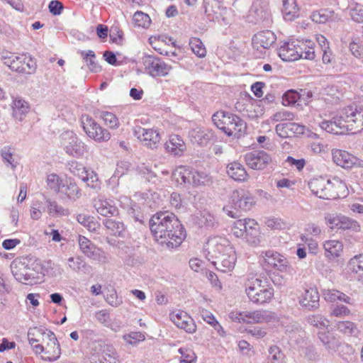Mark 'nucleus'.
Instances as JSON below:
<instances>
[{"label": "nucleus", "instance_id": "nucleus-1", "mask_svg": "<svg viewBox=\"0 0 363 363\" xmlns=\"http://www.w3.org/2000/svg\"><path fill=\"white\" fill-rule=\"evenodd\" d=\"M150 229L155 240L168 247H177L182 242L186 233L176 216L169 211L159 212L150 220Z\"/></svg>", "mask_w": 363, "mask_h": 363}, {"label": "nucleus", "instance_id": "nucleus-2", "mask_svg": "<svg viewBox=\"0 0 363 363\" xmlns=\"http://www.w3.org/2000/svg\"><path fill=\"white\" fill-rule=\"evenodd\" d=\"M308 185L313 194L322 199L344 198L348 194L346 184L337 178H314Z\"/></svg>", "mask_w": 363, "mask_h": 363}, {"label": "nucleus", "instance_id": "nucleus-3", "mask_svg": "<svg viewBox=\"0 0 363 363\" xmlns=\"http://www.w3.org/2000/svg\"><path fill=\"white\" fill-rule=\"evenodd\" d=\"M212 121L218 128L228 136L240 137L246 130L247 124L239 116L223 111L215 113Z\"/></svg>", "mask_w": 363, "mask_h": 363}, {"label": "nucleus", "instance_id": "nucleus-4", "mask_svg": "<svg viewBox=\"0 0 363 363\" xmlns=\"http://www.w3.org/2000/svg\"><path fill=\"white\" fill-rule=\"evenodd\" d=\"M244 287L249 301L255 304L262 305L273 298L274 289L259 278L248 277Z\"/></svg>", "mask_w": 363, "mask_h": 363}, {"label": "nucleus", "instance_id": "nucleus-5", "mask_svg": "<svg viewBox=\"0 0 363 363\" xmlns=\"http://www.w3.org/2000/svg\"><path fill=\"white\" fill-rule=\"evenodd\" d=\"M340 121L344 125L346 132L357 133L363 130V107L348 106L338 113Z\"/></svg>", "mask_w": 363, "mask_h": 363}, {"label": "nucleus", "instance_id": "nucleus-6", "mask_svg": "<svg viewBox=\"0 0 363 363\" xmlns=\"http://www.w3.org/2000/svg\"><path fill=\"white\" fill-rule=\"evenodd\" d=\"M173 179L179 184L206 185L210 177L204 172H200L185 167H179L172 174Z\"/></svg>", "mask_w": 363, "mask_h": 363}, {"label": "nucleus", "instance_id": "nucleus-7", "mask_svg": "<svg viewBox=\"0 0 363 363\" xmlns=\"http://www.w3.org/2000/svg\"><path fill=\"white\" fill-rule=\"evenodd\" d=\"M234 247L230 240L222 236L210 237L203 245V255L211 262L214 261L219 255L228 252V250Z\"/></svg>", "mask_w": 363, "mask_h": 363}, {"label": "nucleus", "instance_id": "nucleus-8", "mask_svg": "<svg viewBox=\"0 0 363 363\" xmlns=\"http://www.w3.org/2000/svg\"><path fill=\"white\" fill-rule=\"evenodd\" d=\"M61 146L65 152L74 157H81L87 152V146L73 131L67 130L60 135Z\"/></svg>", "mask_w": 363, "mask_h": 363}, {"label": "nucleus", "instance_id": "nucleus-9", "mask_svg": "<svg viewBox=\"0 0 363 363\" xmlns=\"http://www.w3.org/2000/svg\"><path fill=\"white\" fill-rule=\"evenodd\" d=\"M81 123L87 136L96 142H105L111 138L109 131L103 128L91 116L83 115L81 118Z\"/></svg>", "mask_w": 363, "mask_h": 363}, {"label": "nucleus", "instance_id": "nucleus-10", "mask_svg": "<svg viewBox=\"0 0 363 363\" xmlns=\"http://www.w3.org/2000/svg\"><path fill=\"white\" fill-rule=\"evenodd\" d=\"M261 257V264L266 270L274 269L280 272H286L289 267L286 258L274 250L262 252Z\"/></svg>", "mask_w": 363, "mask_h": 363}, {"label": "nucleus", "instance_id": "nucleus-11", "mask_svg": "<svg viewBox=\"0 0 363 363\" xmlns=\"http://www.w3.org/2000/svg\"><path fill=\"white\" fill-rule=\"evenodd\" d=\"M80 251L87 257L101 264H106L108 258L106 252L96 247L90 240L84 236H78Z\"/></svg>", "mask_w": 363, "mask_h": 363}, {"label": "nucleus", "instance_id": "nucleus-12", "mask_svg": "<svg viewBox=\"0 0 363 363\" xmlns=\"http://www.w3.org/2000/svg\"><path fill=\"white\" fill-rule=\"evenodd\" d=\"M93 356L101 355L104 363H120V356L113 345L106 344L102 340L93 342L90 345Z\"/></svg>", "mask_w": 363, "mask_h": 363}, {"label": "nucleus", "instance_id": "nucleus-13", "mask_svg": "<svg viewBox=\"0 0 363 363\" xmlns=\"http://www.w3.org/2000/svg\"><path fill=\"white\" fill-rule=\"evenodd\" d=\"M145 71L152 77H165L172 69V66L160 57L147 55L143 59Z\"/></svg>", "mask_w": 363, "mask_h": 363}, {"label": "nucleus", "instance_id": "nucleus-14", "mask_svg": "<svg viewBox=\"0 0 363 363\" xmlns=\"http://www.w3.org/2000/svg\"><path fill=\"white\" fill-rule=\"evenodd\" d=\"M229 316L233 320L243 323L267 322L271 318L269 312L259 310L254 311H232Z\"/></svg>", "mask_w": 363, "mask_h": 363}, {"label": "nucleus", "instance_id": "nucleus-15", "mask_svg": "<svg viewBox=\"0 0 363 363\" xmlns=\"http://www.w3.org/2000/svg\"><path fill=\"white\" fill-rule=\"evenodd\" d=\"M230 203L235 209L243 211H250L255 204V197L243 189L235 190L230 196Z\"/></svg>", "mask_w": 363, "mask_h": 363}, {"label": "nucleus", "instance_id": "nucleus-16", "mask_svg": "<svg viewBox=\"0 0 363 363\" xmlns=\"http://www.w3.org/2000/svg\"><path fill=\"white\" fill-rule=\"evenodd\" d=\"M244 157L246 164L255 170L264 169L272 162L271 156L263 150L249 152Z\"/></svg>", "mask_w": 363, "mask_h": 363}, {"label": "nucleus", "instance_id": "nucleus-17", "mask_svg": "<svg viewBox=\"0 0 363 363\" xmlns=\"http://www.w3.org/2000/svg\"><path fill=\"white\" fill-rule=\"evenodd\" d=\"M327 223L332 229L352 230L354 232L360 230L359 224L354 220L342 215H328Z\"/></svg>", "mask_w": 363, "mask_h": 363}, {"label": "nucleus", "instance_id": "nucleus-18", "mask_svg": "<svg viewBox=\"0 0 363 363\" xmlns=\"http://www.w3.org/2000/svg\"><path fill=\"white\" fill-rule=\"evenodd\" d=\"M45 338L46 345H45L44 354L45 357H42V359L50 362H55L60 358L61 354L60 344L55 333L51 330H48Z\"/></svg>", "mask_w": 363, "mask_h": 363}, {"label": "nucleus", "instance_id": "nucleus-19", "mask_svg": "<svg viewBox=\"0 0 363 363\" xmlns=\"http://www.w3.org/2000/svg\"><path fill=\"white\" fill-rule=\"evenodd\" d=\"M11 269L16 279L25 284H32L35 279L33 270L28 264L21 261H13Z\"/></svg>", "mask_w": 363, "mask_h": 363}, {"label": "nucleus", "instance_id": "nucleus-20", "mask_svg": "<svg viewBox=\"0 0 363 363\" xmlns=\"http://www.w3.org/2000/svg\"><path fill=\"white\" fill-rule=\"evenodd\" d=\"M134 135L137 137L144 145L155 149L157 147L160 141V135L157 130L153 129H146L142 127H138L134 130Z\"/></svg>", "mask_w": 363, "mask_h": 363}, {"label": "nucleus", "instance_id": "nucleus-21", "mask_svg": "<svg viewBox=\"0 0 363 363\" xmlns=\"http://www.w3.org/2000/svg\"><path fill=\"white\" fill-rule=\"evenodd\" d=\"M236 261L237 255L235 248H233L230 250H228V252L219 255V257L212 261L211 263L218 271L227 273L233 271L235 266Z\"/></svg>", "mask_w": 363, "mask_h": 363}, {"label": "nucleus", "instance_id": "nucleus-22", "mask_svg": "<svg viewBox=\"0 0 363 363\" xmlns=\"http://www.w3.org/2000/svg\"><path fill=\"white\" fill-rule=\"evenodd\" d=\"M36 69V62L33 58L26 54L16 55L11 70L26 74H32Z\"/></svg>", "mask_w": 363, "mask_h": 363}, {"label": "nucleus", "instance_id": "nucleus-23", "mask_svg": "<svg viewBox=\"0 0 363 363\" xmlns=\"http://www.w3.org/2000/svg\"><path fill=\"white\" fill-rule=\"evenodd\" d=\"M277 37L271 30H263L256 33L252 40V46L257 50L269 49L276 41Z\"/></svg>", "mask_w": 363, "mask_h": 363}, {"label": "nucleus", "instance_id": "nucleus-24", "mask_svg": "<svg viewBox=\"0 0 363 363\" xmlns=\"http://www.w3.org/2000/svg\"><path fill=\"white\" fill-rule=\"evenodd\" d=\"M172 321L179 328L184 330L186 333H194L196 330V325L194 320L184 311L172 313L171 315Z\"/></svg>", "mask_w": 363, "mask_h": 363}, {"label": "nucleus", "instance_id": "nucleus-25", "mask_svg": "<svg viewBox=\"0 0 363 363\" xmlns=\"http://www.w3.org/2000/svg\"><path fill=\"white\" fill-rule=\"evenodd\" d=\"M275 130L279 137L286 138L303 134L306 126L296 123H283L277 125Z\"/></svg>", "mask_w": 363, "mask_h": 363}, {"label": "nucleus", "instance_id": "nucleus-26", "mask_svg": "<svg viewBox=\"0 0 363 363\" xmlns=\"http://www.w3.org/2000/svg\"><path fill=\"white\" fill-rule=\"evenodd\" d=\"M94 206L98 213L105 217L114 216L118 213L114 202L101 196L94 200Z\"/></svg>", "mask_w": 363, "mask_h": 363}, {"label": "nucleus", "instance_id": "nucleus-27", "mask_svg": "<svg viewBox=\"0 0 363 363\" xmlns=\"http://www.w3.org/2000/svg\"><path fill=\"white\" fill-rule=\"evenodd\" d=\"M299 303L307 310L318 308L319 306V294L316 288L306 289L299 297Z\"/></svg>", "mask_w": 363, "mask_h": 363}, {"label": "nucleus", "instance_id": "nucleus-28", "mask_svg": "<svg viewBox=\"0 0 363 363\" xmlns=\"http://www.w3.org/2000/svg\"><path fill=\"white\" fill-rule=\"evenodd\" d=\"M332 155L334 162L342 168H351L358 162V159L355 156L345 150H334Z\"/></svg>", "mask_w": 363, "mask_h": 363}, {"label": "nucleus", "instance_id": "nucleus-29", "mask_svg": "<svg viewBox=\"0 0 363 363\" xmlns=\"http://www.w3.org/2000/svg\"><path fill=\"white\" fill-rule=\"evenodd\" d=\"M164 147L169 154L174 156H181L186 150V144L182 137L178 135H172L165 143Z\"/></svg>", "mask_w": 363, "mask_h": 363}, {"label": "nucleus", "instance_id": "nucleus-30", "mask_svg": "<svg viewBox=\"0 0 363 363\" xmlns=\"http://www.w3.org/2000/svg\"><path fill=\"white\" fill-rule=\"evenodd\" d=\"M213 133L211 130L196 128L189 132L191 141L200 146L207 145L213 138Z\"/></svg>", "mask_w": 363, "mask_h": 363}, {"label": "nucleus", "instance_id": "nucleus-31", "mask_svg": "<svg viewBox=\"0 0 363 363\" xmlns=\"http://www.w3.org/2000/svg\"><path fill=\"white\" fill-rule=\"evenodd\" d=\"M228 175L237 182H245L248 179V174L244 166L238 162L229 163L226 167Z\"/></svg>", "mask_w": 363, "mask_h": 363}, {"label": "nucleus", "instance_id": "nucleus-32", "mask_svg": "<svg viewBox=\"0 0 363 363\" xmlns=\"http://www.w3.org/2000/svg\"><path fill=\"white\" fill-rule=\"evenodd\" d=\"M278 54L283 61H296L300 59V55L295 50V41L285 42L278 50Z\"/></svg>", "mask_w": 363, "mask_h": 363}, {"label": "nucleus", "instance_id": "nucleus-33", "mask_svg": "<svg viewBox=\"0 0 363 363\" xmlns=\"http://www.w3.org/2000/svg\"><path fill=\"white\" fill-rule=\"evenodd\" d=\"M243 238L251 246H258L261 242L259 228L255 220L250 221L248 228Z\"/></svg>", "mask_w": 363, "mask_h": 363}, {"label": "nucleus", "instance_id": "nucleus-34", "mask_svg": "<svg viewBox=\"0 0 363 363\" xmlns=\"http://www.w3.org/2000/svg\"><path fill=\"white\" fill-rule=\"evenodd\" d=\"M340 116L337 114L333 117L330 121H323L319 123V126L322 130L328 133L335 135H340L346 133L344 125L340 120Z\"/></svg>", "mask_w": 363, "mask_h": 363}, {"label": "nucleus", "instance_id": "nucleus-35", "mask_svg": "<svg viewBox=\"0 0 363 363\" xmlns=\"http://www.w3.org/2000/svg\"><path fill=\"white\" fill-rule=\"evenodd\" d=\"M13 116L16 120L22 121L30 111V105L21 98H15L12 102Z\"/></svg>", "mask_w": 363, "mask_h": 363}, {"label": "nucleus", "instance_id": "nucleus-36", "mask_svg": "<svg viewBox=\"0 0 363 363\" xmlns=\"http://www.w3.org/2000/svg\"><path fill=\"white\" fill-rule=\"evenodd\" d=\"M323 247L325 251V257L329 259L340 257L343 250L342 243L335 240L325 241Z\"/></svg>", "mask_w": 363, "mask_h": 363}, {"label": "nucleus", "instance_id": "nucleus-37", "mask_svg": "<svg viewBox=\"0 0 363 363\" xmlns=\"http://www.w3.org/2000/svg\"><path fill=\"white\" fill-rule=\"evenodd\" d=\"M286 335L291 344L298 345L304 342L305 332L296 324L286 327Z\"/></svg>", "mask_w": 363, "mask_h": 363}, {"label": "nucleus", "instance_id": "nucleus-38", "mask_svg": "<svg viewBox=\"0 0 363 363\" xmlns=\"http://www.w3.org/2000/svg\"><path fill=\"white\" fill-rule=\"evenodd\" d=\"M312 21L317 23H325L330 21H338L340 18L333 11L322 9L313 12Z\"/></svg>", "mask_w": 363, "mask_h": 363}, {"label": "nucleus", "instance_id": "nucleus-39", "mask_svg": "<svg viewBox=\"0 0 363 363\" xmlns=\"http://www.w3.org/2000/svg\"><path fill=\"white\" fill-rule=\"evenodd\" d=\"M60 194L65 196L69 200L76 201L81 196V190L71 179H65Z\"/></svg>", "mask_w": 363, "mask_h": 363}, {"label": "nucleus", "instance_id": "nucleus-40", "mask_svg": "<svg viewBox=\"0 0 363 363\" xmlns=\"http://www.w3.org/2000/svg\"><path fill=\"white\" fill-rule=\"evenodd\" d=\"M282 13L284 19L292 21L298 16L299 9L296 0H282Z\"/></svg>", "mask_w": 363, "mask_h": 363}, {"label": "nucleus", "instance_id": "nucleus-41", "mask_svg": "<svg viewBox=\"0 0 363 363\" xmlns=\"http://www.w3.org/2000/svg\"><path fill=\"white\" fill-rule=\"evenodd\" d=\"M81 55L91 72H99L101 67L96 61V55L93 50L81 51Z\"/></svg>", "mask_w": 363, "mask_h": 363}, {"label": "nucleus", "instance_id": "nucleus-42", "mask_svg": "<svg viewBox=\"0 0 363 363\" xmlns=\"http://www.w3.org/2000/svg\"><path fill=\"white\" fill-rule=\"evenodd\" d=\"M103 223L113 235L124 236L125 226L122 222L113 219H105Z\"/></svg>", "mask_w": 363, "mask_h": 363}, {"label": "nucleus", "instance_id": "nucleus-43", "mask_svg": "<svg viewBox=\"0 0 363 363\" xmlns=\"http://www.w3.org/2000/svg\"><path fill=\"white\" fill-rule=\"evenodd\" d=\"M65 182V179L56 174H50L48 175L46 179L48 187L58 194L60 193L62 188H63Z\"/></svg>", "mask_w": 363, "mask_h": 363}, {"label": "nucleus", "instance_id": "nucleus-44", "mask_svg": "<svg viewBox=\"0 0 363 363\" xmlns=\"http://www.w3.org/2000/svg\"><path fill=\"white\" fill-rule=\"evenodd\" d=\"M306 93V90L301 89L300 92L294 91L293 89L287 91L282 98L283 104L284 106H290L295 103L300 101L301 97H303Z\"/></svg>", "mask_w": 363, "mask_h": 363}, {"label": "nucleus", "instance_id": "nucleus-45", "mask_svg": "<svg viewBox=\"0 0 363 363\" xmlns=\"http://www.w3.org/2000/svg\"><path fill=\"white\" fill-rule=\"evenodd\" d=\"M252 219H240L234 222L233 225L232 227L231 231L232 233L236 238H242L245 236L246 230L248 228L250 221H252Z\"/></svg>", "mask_w": 363, "mask_h": 363}, {"label": "nucleus", "instance_id": "nucleus-46", "mask_svg": "<svg viewBox=\"0 0 363 363\" xmlns=\"http://www.w3.org/2000/svg\"><path fill=\"white\" fill-rule=\"evenodd\" d=\"M82 180L91 189H99L101 188V182L97 174L94 171L86 170Z\"/></svg>", "mask_w": 363, "mask_h": 363}, {"label": "nucleus", "instance_id": "nucleus-47", "mask_svg": "<svg viewBox=\"0 0 363 363\" xmlns=\"http://www.w3.org/2000/svg\"><path fill=\"white\" fill-rule=\"evenodd\" d=\"M308 322L310 325L321 330H327L330 325V322L328 319L320 315H313L308 318Z\"/></svg>", "mask_w": 363, "mask_h": 363}, {"label": "nucleus", "instance_id": "nucleus-48", "mask_svg": "<svg viewBox=\"0 0 363 363\" xmlns=\"http://www.w3.org/2000/svg\"><path fill=\"white\" fill-rule=\"evenodd\" d=\"M48 330L45 329L43 328H38L35 327L33 328H30L28 332V339L29 341V343L31 346H33L34 345L39 342L40 340L35 338V336L41 335L42 340L43 342L45 341V333L48 332Z\"/></svg>", "mask_w": 363, "mask_h": 363}, {"label": "nucleus", "instance_id": "nucleus-49", "mask_svg": "<svg viewBox=\"0 0 363 363\" xmlns=\"http://www.w3.org/2000/svg\"><path fill=\"white\" fill-rule=\"evenodd\" d=\"M100 118L104 121L105 125L111 129L118 128L120 125L118 118L111 112L101 111Z\"/></svg>", "mask_w": 363, "mask_h": 363}, {"label": "nucleus", "instance_id": "nucleus-50", "mask_svg": "<svg viewBox=\"0 0 363 363\" xmlns=\"http://www.w3.org/2000/svg\"><path fill=\"white\" fill-rule=\"evenodd\" d=\"M190 48L192 52L199 57H204L206 55V50L199 38H193L189 42Z\"/></svg>", "mask_w": 363, "mask_h": 363}, {"label": "nucleus", "instance_id": "nucleus-51", "mask_svg": "<svg viewBox=\"0 0 363 363\" xmlns=\"http://www.w3.org/2000/svg\"><path fill=\"white\" fill-rule=\"evenodd\" d=\"M46 203L49 214H55L60 216H67L69 214L68 210L58 205L55 201L48 199Z\"/></svg>", "mask_w": 363, "mask_h": 363}, {"label": "nucleus", "instance_id": "nucleus-52", "mask_svg": "<svg viewBox=\"0 0 363 363\" xmlns=\"http://www.w3.org/2000/svg\"><path fill=\"white\" fill-rule=\"evenodd\" d=\"M127 213L135 222H138L140 224L143 223L144 216L141 212L140 207L137 203H131L130 207L127 209Z\"/></svg>", "mask_w": 363, "mask_h": 363}, {"label": "nucleus", "instance_id": "nucleus-53", "mask_svg": "<svg viewBox=\"0 0 363 363\" xmlns=\"http://www.w3.org/2000/svg\"><path fill=\"white\" fill-rule=\"evenodd\" d=\"M335 328L337 330L347 335H355L357 329L354 323L350 321H339Z\"/></svg>", "mask_w": 363, "mask_h": 363}, {"label": "nucleus", "instance_id": "nucleus-54", "mask_svg": "<svg viewBox=\"0 0 363 363\" xmlns=\"http://www.w3.org/2000/svg\"><path fill=\"white\" fill-rule=\"evenodd\" d=\"M133 20L136 26L143 28L148 27L151 22L150 16L142 11H136L133 16Z\"/></svg>", "mask_w": 363, "mask_h": 363}, {"label": "nucleus", "instance_id": "nucleus-55", "mask_svg": "<svg viewBox=\"0 0 363 363\" xmlns=\"http://www.w3.org/2000/svg\"><path fill=\"white\" fill-rule=\"evenodd\" d=\"M179 352L181 354L180 363H195L196 357L191 349L181 347Z\"/></svg>", "mask_w": 363, "mask_h": 363}, {"label": "nucleus", "instance_id": "nucleus-56", "mask_svg": "<svg viewBox=\"0 0 363 363\" xmlns=\"http://www.w3.org/2000/svg\"><path fill=\"white\" fill-rule=\"evenodd\" d=\"M123 338L128 344L135 346L138 342L144 341L145 336L140 332H131L124 335Z\"/></svg>", "mask_w": 363, "mask_h": 363}, {"label": "nucleus", "instance_id": "nucleus-57", "mask_svg": "<svg viewBox=\"0 0 363 363\" xmlns=\"http://www.w3.org/2000/svg\"><path fill=\"white\" fill-rule=\"evenodd\" d=\"M269 352V356L267 359L268 361H272L274 363H285L284 354L280 351L278 347H271Z\"/></svg>", "mask_w": 363, "mask_h": 363}, {"label": "nucleus", "instance_id": "nucleus-58", "mask_svg": "<svg viewBox=\"0 0 363 363\" xmlns=\"http://www.w3.org/2000/svg\"><path fill=\"white\" fill-rule=\"evenodd\" d=\"M348 267L353 272L363 270V254L354 256L348 263Z\"/></svg>", "mask_w": 363, "mask_h": 363}, {"label": "nucleus", "instance_id": "nucleus-59", "mask_svg": "<svg viewBox=\"0 0 363 363\" xmlns=\"http://www.w3.org/2000/svg\"><path fill=\"white\" fill-rule=\"evenodd\" d=\"M272 121L274 122L293 121L294 119V114L292 112L281 110L275 113L272 117Z\"/></svg>", "mask_w": 363, "mask_h": 363}, {"label": "nucleus", "instance_id": "nucleus-60", "mask_svg": "<svg viewBox=\"0 0 363 363\" xmlns=\"http://www.w3.org/2000/svg\"><path fill=\"white\" fill-rule=\"evenodd\" d=\"M352 19L357 23H363V6L356 4L350 11Z\"/></svg>", "mask_w": 363, "mask_h": 363}, {"label": "nucleus", "instance_id": "nucleus-61", "mask_svg": "<svg viewBox=\"0 0 363 363\" xmlns=\"http://www.w3.org/2000/svg\"><path fill=\"white\" fill-rule=\"evenodd\" d=\"M0 58L1 62L11 69V66L15 62L16 55L8 51H3L0 54Z\"/></svg>", "mask_w": 363, "mask_h": 363}, {"label": "nucleus", "instance_id": "nucleus-62", "mask_svg": "<svg viewBox=\"0 0 363 363\" xmlns=\"http://www.w3.org/2000/svg\"><path fill=\"white\" fill-rule=\"evenodd\" d=\"M69 170L74 175L82 179L87 169L82 164L73 162L69 164Z\"/></svg>", "mask_w": 363, "mask_h": 363}, {"label": "nucleus", "instance_id": "nucleus-63", "mask_svg": "<svg viewBox=\"0 0 363 363\" xmlns=\"http://www.w3.org/2000/svg\"><path fill=\"white\" fill-rule=\"evenodd\" d=\"M68 264L70 269L76 272L79 271L82 267L86 266V263L80 257H77L76 258L69 257L68 259Z\"/></svg>", "mask_w": 363, "mask_h": 363}, {"label": "nucleus", "instance_id": "nucleus-64", "mask_svg": "<svg viewBox=\"0 0 363 363\" xmlns=\"http://www.w3.org/2000/svg\"><path fill=\"white\" fill-rule=\"evenodd\" d=\"M30 218L33 220H38L42 216V203L37 201L30 206Z\"/></svg>", "mask_w": 363, "mask_h": 363}]
</instances>
